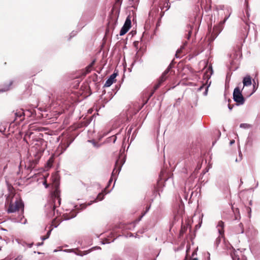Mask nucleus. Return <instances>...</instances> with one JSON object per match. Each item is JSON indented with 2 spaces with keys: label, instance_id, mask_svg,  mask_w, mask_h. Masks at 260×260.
I'll return each mask as SVG.
<instances>
[{
  "label": "nucleus",
  "instance_id": "ea45409f",
  "mask_svg": "<svg viewBox=\"0 0 260 260\" xmlns=\"http://www.w3.org/2000/svg\"><path fill=\"white\" fill-rule=\"evenodd\" d=\"M42 244H43V243H38V244H37V245H38V246H40V245H41Z\"/></svg>",
  "mask_w": 260,
  "mask_h": 260
},
{
  "label": "nucleus",
  "instance_id": "aec40b11",
  "mask_svg": "<svg viewBox=\"0 0 260 260\" xmlns=\"http://www.w3.org/2000/svg\"><path fill=\"white\" fill-rule=\"evenodd\" d=\"M104 199V194L103 193H100L98 194L96 200L99 201H102Z\"/></svg>",
  "mask_w": 260,
  "mask_h": 260
},
{
  "label": "nucleus",
  "instance_id": "e433bc0d",
  "mask_svg": "<svg viewBox=\"0 0 260 260\" xmlns=\"http://www.w3.org/2000/svg\"><path fill=\"white\" fill-rule=\"evenodd\" d=\"M235 143V141L234 140H233V141H231V142H230V144L231 145H232L233 144H234Z\"/></svg>",
  "mask_w": 260,
  "mask_h": 260
},
{
  "label": "nucleus",
  "instance_id": "79ce46f5",
  "mask_svg": "<svg viewBox=\"0 0 260 260\" xmlns=\"http://www.w3.org/2000/svg\"><path fill=\"white\" fill-rule=\"evenodd\" d=\"M112 181V178L109 180V183H110Z\"/></svg>",
  "mask_w": 260,
  "mask_h": 260
},
{
  "label": "nucleus",
  "instance_id": "c756f323",
  "mask_svg": "<svg viewBox=\"0 0 260 260\" xmlns=\"http://www.w3.org/2000/svg\"><path fill=\"white\" fill-rule=\"evenodd\" d=\"M55 220L52 222V226H54V228H56L58 225V224H54V222H55Z\"/></svg>",
  "mask_w": 260,
  "mask_h": 260
},
{
  "label": "nucleus",
  "instance_id": "f3484780",
  "mask_svg": "<svg viewBox=\"0 0 260 260\" xmlns=\"http://www.w3.org/2000/svg\"><path fill=\"white\" fill-rule=\"evenodd\" d=\"M162 82H160V81L159 80L158 82L154 86V90L152 92L149 97L152 95V94L154 93V91L158 88V87L160 86Z\"/></svg>",
  "mask_w": 260,
  "mask_h": 260
},
{
  "label": "nucleus",
  "instance_id": "473e14b6",
  "mask_svg": "<svg viewBox=\"0 0 260 260\" xmlns=\"http://www.w3.org/2000/svg\"><path fill=\"white\" fill-rule=\"evenodd\" d=\"M184 260H188L187 256H186ZM191 260H198L197 258H192Z\"/></svg>",
  "mask_w": 260,
  "mask_h": 260
},
{
  "label": "nucleus",
  "instance_id": "dca6fc26",
  "mask_svg": "<svg viewBox=\"0 0 260 260\" xmlns=\"http://www.w3.org/2000/svg\"><path fill=\"white\" fill-rule=\"evenodd\" d=\"M158 12V8H156L155 9H152L151 10L150 12H149V16H151L152 17H154V16H155V15L156 14V13Z\"/></svg>",
  "mask_w": 260,
  "mask_h": 260
},
{
  "label": "nucleus",
  "instance_id": "58836bf2",
  "mask_svg": "<svg viewBox=\"0 0 260 260\" xmlns=\"http://www.w3.org/2000/svg\"><path fill=\"white\" fill-rule=\"evenodd\" d=\"M229 109H230V110H232V107H231V106H230V105H229Z\"/></svg>",
  "mask_w": 260,
  "mask_h": 260
},
{
  "label": "nucleus",
  "instance_id": "f8f14e48",
  "mask_svg": "<svg viewBox=\"0 0 260 260\" xmlns=\"http://www.w3.org/2000/svg\"><path fill=\"white\" fill-rule=\"evenodd\" d=\"M171 67L169 66L168 68L164 71V72L162 73L161 76L160 77L159 79V81L160 82H164L167 78V74L170 72Z\"/></svg>",
  "mask_w": 260,
  "mask_h": 260
},
{
  "label": "nucleus",
  "instance_id": "1a4fd4ad",
  "mask_svg": "<svg viewBox=\"0 0 260 260\" xmlns=\"http://www.w3.org/2000/svg\"><path fill=\"white\" fill-rule=\"evenodd\" d=\"M15 120L19 119L20 121H22L24 119V113L23 110L20 109L17 110L15 113Z\"/></svg>",
  "mask_w": 260,
  "mask_h": 260
},
{
  "label": "nucleus",
  "instance_id": "c85d7f7f",
  "mask_svg": "<svg viewBox=\"0 0 260 260\" xmlns=\"http://www.w3.org/2000/svg\"><path fill=\"white\" fill-rule=\"evenodd\" d=\"M48 236L42 237L41 238V239H42V240H46V239H48Z\"/></svg>",
  "mask_w": 260,
  "mask_h": 260
},
{
  "label": "nucleus",
  "instance_id": "4c0bfd02",
  "mask_svg": "<svg viewBox=\"0 0 260 260\" xmlns=\"http://www.w3.org/2000/svg\"><path fill=\"white\" fill-rule=\"evenodd\" d=\"M190 32H190V31H189V34H188V37H187V39H189V37H190Z\"/></svg>",
  "mask_w": 260,
  "mask_h": 260
},
{
  "label": "nucleus",
  "instance_id": "4be33fe9",
  "mask_svg": "<svg viewBox=\"0 0 260 260\" xmlns=\"http://www.w3.org/2000/svg\"><path fill=\"white\" fill-rule=\"evenodd\" d=\"M240 127L241 128H247L249 127V125L247 123H242L240 124Z\"/></svg>",
  "mask_w": 260,
  "mask_h": 260
},
{
  "label": "nucleus",
  "instance_id": "ddd939ff",
  "mask_svg": "<svg viewBox=\"0 0 260 260\" xmlns=\"http://www.w3.org/2000/svg\"><path fill=\"white\" fill-rule=\"evenodd\" d=\"M94 63V61L93 60L90 64H89L85 68V74H88L89 73H90L91 71V70L92 69V67H93Z\"/></svg>",
  "mask_w": 260,
  "mask_h": 260
},
{
  "label": "nucleus",
  "instance_id": "c9c22d12",
  "mask_svg": "<svg viewBox=\"0 0 260 260\" xmlns=\"http://www.w3.org/2000/svg\"><path fill=\"white\" fill-rule=\"evenodd\" d=\"M32 134V133H29V134L28 133H27L25 135V136H27V135H29V137L30 136V135Z\"/></svg>",
  "mask_w": 260,
  "mask_h": 260
},
{
  "label": "nucleus",
  "instance_id": "39448f33",
  "mask_svg": "<svg viewBox=\"0 0 260 260\" xmlns=\"http://www.w3.org/2000/svg\"><path fill=\"white\" fill-rule=\"evenodd\" d=\"M233 99L238 105H243L244 103L245 100L243 98L241 91L239 87L235 88L233 92Z\"/></svg>",
  "mask_w": 260,
  "mask_h": 260
},
{
  "label": "nucleus",
  "instance_id": "20e7f679",
  "mask_svg": "<svg viewBox=\"0 0 260 260\" xmlns=\"http://www.w3.org/2000/svg\"><path fill=\"white\" fill-rule=\"evenodd\" d=\"M228 12L229 13V15L224 18V20L222 21H220L218 25L214 27L213 30V34L212 35L213 36L214 38H216L218 35V34L221 31L223 27V26L224 23L230 16L231 13V9H228Z\"/></svg>",
  "mask_w": 260,
  "mask_h": 260
},
{
  "label": "nucleus",
  "instance_id": "b1692460",
  "mask_svg": "<svg viewBox=\"0 0 260 260\" xmlns=\"http://www.w3.org/2000/svg\"><path fill=\"white\" fill-rule=\"evenodd\" d=\"M71 215L70 217H67V219H70L75 217L76 216L77 213H75V212L74 211L71 213Z\"/></svg>",
  "mask_w": 260,
  "mask_h": 260
},
{
  "label": "nucleus",
  "instance_id": "2f4dec72",
  "mask_svg": "<svg viewBox=\"0 0 260 260\" xmlns=\"http://www.w3.org/2000/svg\"><path fill=\"white\" fill-rule=\"evenodd\" d=\"M112 138H113V143H115L117 138L116 136H113Z\"/></svg>",
  "mask_w": 260,
  "mask_h": 260
},
{
  "label": "nucleus",
  "instance_id": "9d476101",
  "mask_svg": "<svg viewBox=\"0 0 260 260\" xmlns=\"http://www.w3.org/2000/svg\"><path fill=\"white\" fill-rule=\"evenodd\" d=\"M243 83L244 85V87L242 90L244 91V93H245V89L244 88L245 86H251L252 84L251 77L249 76H247L245 77L243 80Z\"/></svg>",
  "mask_w": 260,
  "mask_h": 260
},
{
  "label": "nucleus",
  "instance_id": "423d86ee",
  "mask_svg": "<svg viewBox=\"0 0 260 260\" xmlns=\"http://www.w3.org/2000/svg\"><path fill=\"white\" fill-rule=\"evenodd\" d=\"M124 161H125L123 158H121V156H119L118 159H117L116 161L115 167L113 169L112 173V177L116 175L117 173H119L121 170V166L124 164Z\"/></svg>",
  "mask_w": 260,
  "mask_h": 260
},
{
  "label": "nucleus",
  "instance_id": "9b49d317",
  "mask_svg": "<svg viewBox=\"0 0 260 260\" xmlns=\"http://www.w3.org/2000/svg\"><path fill=\"white\" fill-rule=\"evenodd\" d=\"M224 222L222 221H219L217 225V229L220 235L223 236L224 234Z\"/></svg>",
  "mask_w": 260,
  "mask_h": 260
},
{
  "label": "nucleus",
  "instance_id": "7ed1b4c3",
  "mask_svg": "<svg viewBox=\"0 0 260 260\" xmlns=\"http://www.w3.org/2000/svg\"><path fill=\"white\" fill-rule=\"evenodd\" d=\"M32 144L37 151V155L40 156L46 148V142L43 139L38 138L33 140Z\"/></svg>",
  "mask_w": 260,
  "mask_h": 260
},
{
  "label": "nucleus",
  "instance_id": "f03ea898",
  "mask_svg": "<svg viewBox=\"0 0 260 260\" xmlns=\"http://www.w3.org/2000/svg\"><path fill=\"white\" fill-rule=\"evenodd\" d=\"M24 205L22 200L18 196H14L11 201L7 209L8 213H14L21 210V212H23Z\"/></svg>",
  "mask_w": 260,
  "mask_h": 260
},
{
  "label": "nucleus",
  "instance_id": "0eeeda50",
  "mask_svg": "<svg viewBox=\"0 0 260 260\" xmlns=\"http://www.w3.org/2000/svg\"><path fill=\"white\" fill-rule=\"evenodd\" d=\"M131 27V20L129 17H127L124 22V24L121 28L119 35L123 36L125 35Z\"/></svg>",
  "mask_w": 260,
  "mask_h": 260
},
{
  "label": "nucleus",
  "instance_id": "72a5a7b5",
  "mask_svg": "<svg viewBox=\"0 0 260 260\" xmlns=\"http://www.w3.org/2000/svg\"><path fill=\"white\" fill-rule=\"evenodd\" d=\"M197 254V252L196 251H194L192 253V256L193 257L195 255Z\"/></svg>",
  "mask_w": 260,
  "mask_h": 260
},
{
  "label": "nucleus",
  "instance_id": "6e6552de",
  "mask_svg": "<svg viewBox=\"0 0 260 260\" xmlns=\"http://www.w3.org/2000/svg\"><path fill=\"white\" fill-rule=\"evenodd\" d=\"M117 76V73H113L109 78L106 81L104 87H110L115 81V78Z\"/></svg>",
  "mask_w": 260,
  "mask_h": 260
},
{
  "label": "nucleus",
  "instance_id": "4468645a",
  "mask_svg": "<svg viewBox=\"0 0 260 260\" xmlns=\"http://www.w3.org/2000/svg\"><path fill=\"white\" fill-rule=\"evenodd\" d=\"M186 42H185L184 45L181 47L179 49H178L176 53L175 54L176 57H180L179 54L182 52V50L184 49L185 45L186 44Z\"/></svg>",
  "mask_w": 260,
  "mask_h": 260
},
{
  "label": "nucleus",
  "instance_id": "2eb2a0df",
  "mask_svg": "<svg viewBox=\"0 0 260 260\" xmlns=\"http://www.w3.org/2000/svg\"><path fill=\"white\" fill-rule=\"evenodd\" d=\"M239 229L237 230V234H243L244 233L243 225L242 223L239 224Z\"/></svg>",
  "mask_w": 260,
  "mask_h": 260
},
{
  "label": "nucleus",
  "instance_id": "bb28decb",
  "mask_svg": "<svg viewBox=\"0 0 260 260\" xmlns=\"http://www.w3.org/2000/svg\"><path fill=\"white\" fill-rule=\"evenodd\" d=\"M63 251L66 252H72L74 251V249H65Z\"/></svg>",
  "mask_w": 260,
  "mask_h": 260
},
{
  "label": "nucleus",
  "instance_id": "f704fd0d",
  "mask_svg": "<svg viewBox=\"0 0 260 260\" xmlns=\"http://www.w3.org/2000/svg\"><path fill=\"white\" fill-rule=\"evenodd\" d=\"M43 184L45 185V187L46 188H47L48 187V184L46 183V181H44Z\"/></svg>",
  "mask_w": 260,
  "mask_h": 260
},
{
  "label": "nucleus",
  "instance_id": "6ab92c4d",
  "mask_svg": "<svg viewBox=\"0 0 260 260\" xmlns=\"http://www.w3.org/2000/svg\"><path fill=\"white\" fill-rule=\"evenodd\" d=\"M23 217H24L23 216L20 215V219H14V221L15 222H22L23 223H25V222H26V220L25 219L24 221H22V219L23 218Z\"/></svg>",
  "mask_w": 260,
  "mask_h": 260
},
{
  "label": "nucleus",
  "instance_id": "c03bdc74",
  "mask_svg": "<svg viewBox=\"0 0 260 260\" xmlns=\"http://www.w3.org/2000/svg\"><path fill=\"white\" fill-rule=\"evenodd\" d=\"M12 82H10V85H11L12 84Z\"/></svg>",
  "mask_w": 260,
  "mask_h": 260
},
{
  "label": "nucleus",
  "instance_id": "cd10ccee",
  "mask_svg": "<svg viewBox=\"0 0 260 260\" xmlns=\"http://www.w3.org/2000/svg\"><path fill=\"white\" fill-rule=\"evenodd\" d=\"M205 86L204 84H203L199 88L198 90L201 91L203 89V88Z\"/></svg>",
  "mask_w": 260,
  "mask_h": 260
},
{
  "label": "nucleus",
  "instance_id": "37998d69",
  "mask_svg": "<svg viewBox=\"0 0 260 260\" xmlns=\"http://www.w3.org/2000/svg\"><path fill=\"white\" fill-rule=\"evenodd\" d=\"M57 250H54V252H57Z\"/></svg>",
  "mask_w": 260,
  "mask_h": 260
},
{
  "label": "nucleus",
  "instance_id": "393cba45",
  "mask_svg": "<svg viewBox=\"0 0 260 260\" xmlns=\"http://www.w3.org/2000/svg\"><path fill=\"white\" fill-rule=\"evenodd\" d=\"M210 83L208 86H205V91L204 92V95H207V93H208V89L209 86H210Z\"/></svg>",
  "mask_w": 260,
  "mask_h": 260
},
{
  "label": "nucleus",
  "instance_id": "5701e85b",
  "mask_svg": "<svg viewBox=\"0 0 260 260\" xmlns=\"http://www.w3.org/2000/svg\"><path fill=\"white\" fill-rule=\"evenodd\" d=\"M186 229H187V228H186V227H185V225H182V226H181V230H180V233H181V234H183L184 233H185V231H186Z\"/></svg>",
  "mask_w": 260,
  "mask_h": 260
},
{
  "label": "nucleus",
  "instance_id": "a211bd4d",
  "mask_svg": "<svg viewBox=\"0 0 260 260\" xmlns=\"http://www.w3.org/2000/svg\"><path fill=\"white\" fill-rule=\"evenodd\" d=\"M256 86H255L254 85H253V90H252V91L251 92H249V93H247L246 94V95L247 96V97H249L256 90Z\"/></svg>",
  "mask_w": 260,
  "mask_h": 260
},
{
  "label": "nucleus",
  "instance_id": "412c9836",
  "mask_svg": "<svg viewBox=\"0 0 260 260\" xmlns=\"http://www.w3.org/2000/svg\"><path fill=\"white\" fill-rule=\"evenodd\" d=\"M69 144H68L66 146L64 147V148H63V146L62 145H61V146H59L58 148V149H61V153H62L64 151L66 150V149H67V148L69 146Z\"/></svg>",
  "mask_w": 260,
  "mask_h": 260
},
{
  "label": "nucleus",
  "instance_id": "7c9ffc66",
  "mask_svg": "<svg viewBox=\"0 0 260 260\" xmlns=\"http://www.w3.org/2000/svg\"><path fill=\"white\" fill-rule=\"evenodd\" d=\"M51 232V230H49L48 232H47V236H48V237H49L50 236V233Z\"/></svg>",
  "mask_w": 260,
  "mask_h": 260
},
{
  "label": "nucleus",
  "instance_id": "a878e982",
  "mask_svg": "<svg viewBox=\"0 0 260 260\" xmlns=\"http://www.w3.org/2000/svg\"><path fill=\"white\" fill-rule=\"evenodd\" d=\"M9 89H10V88H9V87H5L4 88L0 90V92H4V91H6L8 90Z\"/></svg>",
  "mask_w": 260,
  "mask_h": 260
},
{
  "label": "nucleus",
  "instance_id": "a19ab883",
  "mask_svg": "<svg viewBox=\"0 0 260 260\" xmlns=\"http://www.w3.org/2000/svg\"><path fill=\"white\" fill-rule=\"evenodd\" d=\"M208 255H209L208 258L209 259L210 258V253H208Z\"/></svg>",
  "mask_w": 260,
  "mask_h": 260
},
{
  "label": "nucleus",
  "instance_id": "f257e3e1",
  "mask_svg": "<svg viewBox=\"0 0 260 260\" xmlns=\"http://www.w3.org/2000/svg\"><path fill=\"white\" fill-rule=\"evenodd\" d=\"M61 199L59 198V191L56 189L51 195V199L45 206L47 216L51 217L55 215V208L60 204Z\"/></svg>",
  "mask_w": 260,
  "mask_h": 260
},
{
  "label": "nucleus",
  "instance_id": "a18cd8bd",
  "mask_svg": "<svg viewBox=\"0 0 260 260\" xmlns=\"http://www.w3.org/2000/svg\"><path fill=\"white\" fill-rule=\"evenodd\" d=\"M238 260H240L239 259H238Z\"/></svg>",
  "mask_w": 260,
  "mask_h": 260
}]
</instances>
